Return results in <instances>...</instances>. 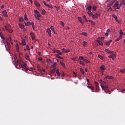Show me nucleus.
<instances>
[{"instance_id":"1","label":"nucleus","mask_w":125,"mask_h":125,"mask_svg":"<svg viewBox=\"0 0 125 125\" xmlns=\"http://www.w3.org/2000/svg\"><path fill=\"white\" fill-rule=\"evenodd\" d=\"M19 66L21 67V70L24 72H27L28 70V68L27 67L28 66V64H27L25 62H22L21 61L19 63Z\"/></svg>"},{"instance_id":"2","label":"nucleus","mask_w":125,"mask_h":125,"mask_svg":"<svg viewBox=\"0 0 125 125\" xmlns=\"http://www.w3.org/2000/svg\"><path fill=\"white\" fill-rule=\"evenodd\" d=\"M101 87L103 88V90L105 92V93H109V91L108 90V86L107 85H105V86H104V85L101 84Z\"/></svg>"},{"instance_id":"3","label":"nucleus","mask_w":125,"mask_h":125,"mask_svg":"<svg viewBox=\"0 0 125 125\" xmlns=\"http://www.w3.org/2000/svg\"><path fill=\"white\" fill-rule=\"evenodd\" d=\"M121 5L119 4V1L115 2V4H114V7L116 8V9H120Z\"/></svg>"},{"instance_id":"4","label":"nucleus","mask_w":125,"mask_h":125,"mask_svg":"<svg viewBox=\"0 0 125 125\" xmlns=\"http://www.w3.org/2000/svg\"><path fill=\"white\" fill-rule=\"evenodd\" d=\"M100 16V14L97 13H95V14H94V15L91 16L92 19H98V18Z\"/></svg>"},{"instance_id":"5","label":"nucleus","mask_w":125,"mask_h":125,"mask_svg":"<svg viewBox=\"0 0 125 125\" xmlns=\"http://www.w3.org/2000/svg\"><path fill=\"white\" fill-rule=\"evenodd\" d=\"M114 77L112 76H106L104 77V80L106 81L107 79H113Z\"/></svg>"},{"instance_id":"6","label":"nucleus","mask_w":125,"mask_h":125,"mask_svg":"<svg viewBox=\"0 0 125 125\" xmlns=\"http://www.w3.org/2000/svg\"><path fill=\"white\" fill-rule=\"evenodd\" d=\"M34 13L36 14V17L40 18L41 17L40 13L38 11V10H36L34 11Z\"/></svg>"},{"instance_id":"7","label":"nucleus","mask_w":125,"mask_h":125,"mask_svg":"<svg viewBox=\"0 0 125 125\" xmlns=\"http://www.w3.org/2000/svg\"><path fill=\"white\" fill-rule=\"evenodd\" d=\"M2 14L3 15V16L4 17H8V16L7 15V11L4 10L3 11V12H2Z\"/></svg>"},{"instance_id":"8","label":"nucleus","mask_w":125,"mask_h":125,"mask_svg":"<svg viewBox=\"0 0 125 125\" xmlns=\"http://www.w3.org/2000/svg\"><path fill=\"white\" fill-rule=\"evenodd\" d=\"M100 69H101V71H104L105 70V65H104V64H102V65H101L100 66Z\"/></svg>"},{"instance_id":"9","label":"nucleus","mask_w":125,"mask_h":125,"mask_svg":"<svg viewBox=\"0 0 125 125\" xmlns=\"http://www.w3.org/2000/svg\"><path fill=\"white\" fill-rule=\"evenodd\" d=\"M112 42V40H110L109 41H107V42H105L104 43L105 44V45L106 46H109L110 45V43Z\"/></svg>"},{"instance_id":"10","label":"nucleus","mask_w":125,"mask_h":125,"mask_svg":"<svg viewBox=\"0 0 125 125\" xmlns=\"http://www.w3.org/2000/svg\"><path fill=\"white\" fill-rule=\"evenodd\" d=\"M122 38H123V36H122V35L119 36V38L115 39V42H117L120 41L122 39Z\"/></svg>"},{"instance_id":"11","label":"nucleus","mask_w":125,"mask_h":125,"mask_svg":"<svg viewBox=\"0 0 125 125\" xmlns=\"http://www.w3.org/2000/svg\"><path fill=\"white\" fill-rule=\"evenodd\" d=\"M92 8V6H88L86 7V10L87 11H88V12H90Z\"/></svg>"},{"instance_id":"12","label":"nucleus","mask_w":125,"mask_h":125,"mask_svg":"<svg viewBox=\"0 0 125 125\" xmlns=\"http://www.w3.org/2000/svg\"><path fill=\"white\" fill-rule=\"evenodd\" d=\"M80 35H83V36H84L85 37H88V34H87L86 32H82V33H81L80 34Z\"/></svg>"},{"instance_id":"13","label":"nucleus","mask_w":125,"mask_h":125,"mask_svg":"<svg viewBox=\"0 0 125 125\" xmlns=\"http://www.w3.org/2000/svg\"><path fill=\"white\" fill-rule=\"evenodd\" d=\"M30 35L31 36V39H32V40H35V34L33 33H31Z\"/></svg>"},{"instance_id":"14","label":"nucleus","mask_w":125,"mask_h":125,"mask_svg":"<svg viewBox=\"0 0 125 125\" xmlns=\"http://www.w3.org/2000/svg\"><path fill=\"white\" fill-rule=\"evenodd\" d=\"M47 34H48V35H49V37H51V30L50 29V28L47 29Z\"/></svg>"},{"instance_id":"15","label":"nucleus","mask_w":125,"mask_h":125,"mask_svg":"<svg viewBox=\"0 0 125 125\" xmlns=\"http://www.w3.org/2000/svg\"><path fill=\"white\" fill-rule=\"evenodd\" d=\"M7 47L8 48L7 49V50H8V51H9L10 49H11V45L10 44V43L8 42H7Z\"/></svg>"},{"instance_id":"16","label":"nucleus","mask_w":125,"mask_h":125,"mask_svg":"<svg viewBox=\"0 0 125 125\" xmlns=\"http://www.w3.org/2000/svg\"><path fill=\"white\" fill-rule=\"evenodd\" d=\"M78 20H79V22L82 24H84V23L83 22V20L82 19L81 17H78Z\"/></svg>"},{"instance_id":"17","label":"nucleus","mask_w":125,"mask_h":125,"mask_svg":"<svg viewBox=\"0 0 125 125\" xmlns=\"http://www.w3.org/2000/svg\"><path fill=\"white\" fill-rule=\"evenodd\" d=\"M87 87H88V88L92 90H94V87L92 86V85H88V86H87Z\"/></svg>"},{"instance_id":"18","label":"nucleus","mask_w":125,"mask_h":125,"mask_svg":"<svg viewBox=\"0 0 125 125\" xmlns=\"http://www.w3.org/2000/svg\"><path fill=\"white\" fill-rule=\"evenodd\" d=\"M62 51H63V52H64V53H68V52H70V50L69 49L66 50L65 49L63 48L62 49Z\"/></svg>"},{"instance_id":"19","label":"nucleus","mask_w":125,"mask_h":125,"mask_svg":"<svg viewBox=\"0 0 125 125\" xmlns=\"http://www.w3.org/2000/svg\"><path fill=\"white\" fill-rule=\"evenodd\" d=\"M112 18L115 19V21H118V17H117V16H116V15H112Z\"/></svg>"},{"instance_id":"20","label":"nucleus","mask_w":125,"mask_h":125,"mask_svg":"<svg viewBox=\"0 0 125 125\" xmlns=\"http://www.w3.org/2000/svg\"><path fill=\"white\" fill-rule=\"evenodd\" d=\"M109 58H116V54H113L111 56H108Z\"/></svg>"},{"instance_id":"21","label":"nucleus","mask_w":125,"mask_h":125,"mask_svg":"<svg viewBox=\"0 0 125 125\" xmlns=\"http://www.w3.org/2000/svg\"><path fill=\"white\" fill-rule=\"evenodd\" d=\"M97 42L99 43V45L103 46V43L101 41L99 40H97Z\"/></svg>"},{"instance_id":"22","label":"nucleus","mask_w":125,"mask_h":125,"mask_svg":"<svg viewBox=\"0 0 125 125\" xmlns=\"http://www.w3.org/2000/svg\"><path fill=\"white\" fill-rule=\"evenodd\" d=\"M0 38H1L2 40H5V38H4V36H3V35L2 34V32L0 33Z\"/></svg>"},{"instance_id":"23","label":"nucleus","mask_w":125,"mask_h":125,"mask_svg":"<svg viewBox=\"0 0 125 125\" xmlns=\"http://www.w3.org/2000/svg\"><path fill=\"white\" fill-rule=\"evenodd\" d=\"M19 63V60H18V62H14V64H15V67L18 68V63Z\"/></svg>"},{"instance_id":"24","label":"nucleus","mask_w":125,"mask_h":125,"mask_svg":"<svg viewBox=\"0 0 125 125\" xmlns=\"http://www.w3.org/2000/svg\"><path fill=\"white\" fill-rule=\"evenodd\" d=\"M32 24V22H30L29 21H27V23L24 22V24L25 26H30Z\"/></svg>"},{"instance_id":"25","label":"nucleus","mask_w":125,"mask_h":125,"mask_svg":"<svg viewBox=\"0 0 125 125\" xmlns=\"http://www.w3.org/2000/svg\"><path fill=\"white\" fill-rule=\"evenodd\" d=\"M56 53L57 54H58L59 55L61 56L62 55V53H61V52L60 51V50H56Z\"/></svg>"},{"instance_id":"26","label":"nucleus","mask_w":125,"mask_h":125,"mask_svg":"<svg viewBox=\"0 0 125 125\" xmlns=\"http://www.w3.org/2000/svg\"><path fill=\"white\" fill-rule=\"evenodd\" d=\"M35 5H36L37 7H40L41 6L40 4L38 2H37V1L35 2Z\"/></svg>"},{"instance_id":"27","label":"nucleus","mask_w":125,"mask_h":125,"mask_svg":"<svg viewBox=\"0 0 125 125\" xmlns=\"http://www.w3.org/2000/svg\"><path fill=\"white\" fill-rule=\"evenodd\" d=\"M87 44H88V43L86 42L85 41L83 42V46L85 47L86 46Z\"/></svg>"},{"instance_id":"28","label":"nucleus","mask_w":125,"mask_h":125,"mask_svg":"<svg viewBox=\"0 0 125 125\" xmlns=\"http://www.w3.org/2000/svg\"><path fill=\"white\" fill-rule=\"evenodd\" d=\"M7 41H8V42H11V44H13V43H12V42H11V37H7Z\"/></svg>"},{"instance_id":"29","label":"nucleus","mask_w":125,"mask_h":125,"mask_svg":"<svg viewBox=\"0 0 125 125\" xmlns=\"http://www.w3.org/2000/svg\"><path fill=\"white\" fill-rule=\"evenodd\" d=\"M45 14H46V11L44 9L42 10V15H45Z\"/></svg>"},{"instance_id":"30","label":"nucleus","mask_w":125,"mask_h":125,"mask_svg":"<svg viewBox=\"0 0 125 125\" xmlns=\"http://www.w3.org/2000/svg\"><path fill=\"white\" fill-rule=\"evenodd\" d=\"M23 19H24V20L26 21H28V19L27 18V15L26 14L23 15Z\"/></svg>"},{"instance_id":"31","label":"nucleus","mask_w":125,"mask_h":125,"mask_svg":"<svg viewBox=\"0 0 125 125\" xmlns=\"http://www.w3.org/2000/svg\"><path fill=\"white\" fill-rule=\"evenodd\" d=\"M82 61H83V62H85L86 63H90V61H88V60H86V59H84Z\"/></svg>"},{"instance_id":"32","label":"nucleus","mask_w":125,"mask_h":125,"mask_svg":"<svg viewBox=\"0 0 125 125\" xmlns=\"http://www.w3.org/2000/svg\"><path fill=\"white\" fill-rule=\"evenodd\" d=\"M60 64L62 65V67H65V64H64V63L62 62H60Z\"/></svg>"},{"instance_id":"33","label":"nucleus","mask_w":125,"mask_h":125,"mask_svg":"<svg viewBox=\"0 0 125 125\" xmlns=\"http://www.w3.org/2000/svg\"><path fill=\"white\" fill-rule=\"evenodd\" d=\"M25 59H26V60H27V61H30L29 56H28V55H27V54L25 55Z\"/></svg>"},{"instance_id":"34","label":"nucleus","mask_w":125,"mask_h":125,"mask_svg":"<svg viewBox=\"0 0 125 125\" xmlns=\"http://www.w3.org/2000/svg\"><path fill=\"white\" fill-rule=\"evenodd\" d=\"M86 59H84V57H83V56H80L79 57V60L80 61H81V60H85Z\"/></svg>"},{"instance_id":"35","label":"nucleus","mask_w":125,"mask_h":125,"mask_svg":"<svg viewBox=\"0 0 125 125\" xmlns=\"http://www.w3.org/2000/svg\"><path fill=\"white\" fill-rule=\"evenodd\" d=\"M19 27H20V28H21V29H24V25H22V24H19Z\"/></svg>"},{"instance_id":"36","label":"nucleus","mask_w":125,"mask_h":125,"mask_svg":"<svg viewBox=\"0 0 125 125\" xmlns=\"http://www.w3.org/2000/svg\"><path fill=\"white\" fill-rule=\"evenodd\" d=\"M57 70L55 68L53 69L52 70H51V73L53 74Z\"/></svg>"},{"instance_id":"37","label":"nucleus","mask_w":125,"mask_h":125,"mask_svg":"<svg viewBox=\"0 0 125 125\" xmlns=\"http://www.w3.org/2000/svg\"><path fill=\"white\" fill-rule=\"evenodd\" d=\"M104 39H105V38H104V37H99V38H98V40H99L102 41H104Z\"/></svg>"},{"instance_id":"38","label":"nucleus","mask_w":125,"mask_h":125,"mask_svg":"<svg viewBox=\"0 0 125 125\" xmlns=\"http://www.w3.org/2000/svg\"><path fill=\"white\" fill-rule=\"evenodd\" d=\"M56 73H57V74L58 75V76H61V73H60V72H59V69H57V70H56Z\"/></svg>"},{"instance_id":"39","label":"nucleus","mask_w":125,"mask_h":125,"mask_svg":"<svg viewBox=\"0 0 125 125\" xmlns=\"http://www.w3.org/2000/svg\"><path fill=\"white\" fill-rule=\"evenodd\" d=\"M88 14L89 16H92L93 15H94V14L91 11H88Z\"/></svg>"},{"instance_id":"40","label":"nucleus","mask_w":125,"mask_h":125,"mask_svg":"<svg viewBox=\"0 0 125 125\" xmlns=\"http://www.w3.org/2000/svg\"><path fill=\"white\" fill-rule=\"evenodd\" d=\"M95 85L97 88H99V83H98L97 82H95Z\"/></svg>"},{"instance_id":"41","label":"nucleus","mask_w":125,"mask_h":125,"mask_svg":"<svg viewBox=\"0 0 125 125\" xmlns=\"http://www.w3.org/2000/svg\"><path fill=\"white\" fill-rule=\"evenodd\" d=\"M80 72L82 73L83 75H84V71L83 70V68H80Z\"/></svg>"},{"instance_id":"42","label":"nucleus","mask_w":125,"mask_h":125,"mask_svg":"<svg viewBox=\"0 0 125 125\" xmlns=\"http://www.w3.org/2000/svg\"><path fill=\"white\" fill-rule=\"evenodd\" d=\"M104 51H105V52H106L107 53H112V51L108 49H105Z\"/></svg>"},{"instance_id":"43","label":"nucleus","mask_w":125,"mask_h":125,"mask_svg":"<svg viewBox=\"0 0 125 125\" xmlns=\"http://www.w3.org/2000/svg\"><path fill=\"white\" fill-rule=\"evenodd\" d=\"M31 25L32 26L33 29H34V30H35V24H34V22H31Z\"/></svg>"},{"instance_id":"44","label":"nucleus","mask_w":125,"mask_h":125,"mask_svg":"<svg viewBox=\"0 0 125 125\" xmlns=\"http://www.w3.org/2000/svg\"><path fill=\"white\" fill-rule=\"evenodd\" d=\"M88 21L90 23H92V25H95V22H94V21H92V20H88Z\"/></svg>"},{"instance_id":"45","label":"nucleus","mask_w":125,"mask_h":125,"mask_svg":"<svg viewBox=\"0 0 125 125\" xmlns=\"http://www.w3.org/2000/svg\"><path fill=\"white\" fill-rule=\"evenodd\" d=\"M50 29H51V31H55V28H54L53 26H51V27H50Z\"/></svg>"},{"instance_id":"46","label":"nucleus","mask_w":125,"mask_h":125,"mask_svg":"<svg viewBox=\"0 0 125 125\" xmlns=\"http://www.w3.org/2000/svg\"><path fill=\"white\" fill-rule=\"evenodd\" d=\"M56 57L59 58V59H63L62 57H61V56H59V55H56Z\"/></svg>"},{"instance_id":"47","label":"nucleus","mask_w":125,"mask_h":125,"mask_svg":"<svg viewBox=\"0 0 125 125\" xmlns=\"http://www.w3.org/2000/svg\"><path fill=\"white\" fill-rule=\"evenodd\" d=\"M19 21H20L21 22L24 21V19H23V17H21V18L19 19Z\"/></svg>"},{"instance_id":"48","label":"nucleus","mask_w":125,"mask_h":125,"mask_svg":"<svg viewBox=\"0 0 125 125\" xmlns=\"http://www.w3.org/2000/svg\"><path fill=\"white\" fill-rule=\"evenodd\" d=\"M92 10H93V11H96V9L97 8V7H96V6H93V7H92Z\"/></svg>"},{"instance_id":"49","label":"nucleus","mask_w":125,"mask_h":125,"mask_svg":"<svg viewBox=\"0 0 125 125\" xmlns=\"http://www.w3.org/2000/svg\"><path fill=\"white\" fill-rule=\"evenodd\" d=\"M101 82V84H105V82L104 81L102 80H99Z\"/></svg>"},{"instance_id":"50","label":"nucleus","mask_w":125,"mask_h":125,"mask_svg":"<svg viewBox=\"0 0 125 125\" xmlns=\"http://www.w3.org/2000/svg\"><path fill=\"white\" fill-rule=\"evenodd\" d=\"M57 65V63L56 62L54 63V64H53L52 65V67L55 68V67H56Z\"/></svg>"},{"instance_id":"51","label":"nucleus","mask_w":125,"mask_h":125,"mask_svg":"<svg viewBox=\"0 0 125 125\" xmlns=\"http://www.w3.org/2000/svg\"><path fill=\"white\" fill-rule=\"evenodd\" d=\"M120 72H121L122 73H125V68H123L122 69H120Z\"/></svg>"},{"instance_id":"52","label":"nucleus","mask_w":125,"mask_h":125,"mask_svg":"<svg viewBox=\"0 0 125 125\" xmlns=\"http://www.w3.org/2000/svg\"><path fill=\"white\" fill-rule=\"evenodd\" d=\"M22 43L23 44V45H26L25 41L24 40H22Z\"/></svg>"},{"instance_id":"53","label":"nucleus","mask_w":125,"mask_h":125,"mask_svg":"<svg viewBox=\"0 0 125 125\" xmlns=\"http://www.w3.org/2000/svg\"><path fill=\"white\" fill-rule=\"evenodd\" d=\"M98 57H99V58L100 59L102 60H103V56H102L100 55H99V56H98Z\"/></svg>"},{"instance_id":"54","label":"nucleus","mask_w":125,"mask_h":125,"mask_svg":"<svg viewBox=\"0 0 125 125\" xmlns=\"http://www.w3.org/2000/svg\"><path fill=\"white\" fill-rule=\"evenodd\" d=\"M4 28H5V29H6V30H7V31L11 30V29H9V28L8 27H7L6 26H4Z\"/></svg>"},{"instance_id":"55","label":"nucleus","mask_w":125,"mask_h":125,"mask_svg":"<svg viewBox=\"0 0 125 125\" xmlns=\"http://www.w3.org/2000/svg\"><path fill=\"white\" fill-rule=\"evenodd\" d=\"M79 63H80L81 65H82V66H84V63L83 62V61H80V62H79Z\"/></svg>"},{"instance_id":"56","label":"nucleus","mask_w":125,"mask_h":125,"mask_svg":"<svg viewBox=\"0 0 125 125\" xmlns=\"http://www.w3.org/2000/svg\"><path fill=\"white\" fill-rule=\"evenodd\" d=\"M123 34L124 33L122 30H119V34L123 35Z\"/></svg>"},{"instance_id":"57","label":"nucleus","mask_w":125,"mask_h":125,"mask_svg":"<svg viewBox=\"0 0 125 125\" xmlns=\"http://www.w3.org/2000/svg\"><path fill=\"white\" fill-rule=\"evenodd\" d=\"M7 31L9 32V33H10V34H11L13 32V30L12 29L9 30H7Z\"/></svg>"},{"instance_id":"58","label":"nucleus","mask_w":125,"mask_h":125,"mask_svg":"<svg viewBox=\"0 0 125 125\" xmlns=\"http://www.w3.org/2000/svg\"><path fill=\"white\" fill-rule=\"evenodd\" d=\"M60 24H61V25H62V27H64V23L62 21H61Z\"/></svg>"},{"instance_id":"59","label":"nucleus","mask_w":125,"mask_h":125,"mask_svg":"<svg viewBox=\"0 0 125 125\" xmlns=\"http://www.w3.org/2000/svg\"><path fill=\"white\" fill-rule=\"evenodd\" d=\"M122 4H123V5H125V0H123V1H122Z\"/></svg>"},{"instance_id":"60","label":"nucleus","mask_w":125,"mask_h":125,"mask_svg":"<svg viewBox=\"0 0 125 125\" xmlns=\"http://www.w3.org/2000/svg\"><path fill=\"white\" fill-rule=\"evenodd\" d=\"M16 49H17V50H19V45H18V44L16 45Z\"/></svg>"},{"instance_id":"61","label":"nucleus","mask_w":125,"mask_h":125,"mask_svg":"<svg viewBox=\"0 0 125 125\" xmlns=\"http://www.w3.org/2000/svg\"><path fill=\"white\" fill-rule=\"evenodd\" d=\"M110 32V30L109 29H107L106 33H109Z\"/></svg>"},{"instance_id":"62","label":"nucleus","mask_w":125,"mask_h":125,"mask_svg":"<svg viewBox=\"0 0 125 125\" xmlns=\"http://www.w3.org/2000/svg\"><path fill=\"white\" fill-rule=\"evenodd\" d=\"M38 60H39V61H42V58L41 57H39L38 58Z\"/></svg>"},{"instance_id":"63","label":"nucleus","mask_w":125,"mask_h":125,"mask_svg":"<svg viewBox=\"0 0 125 125\" xmlns=\"http://www.w3.org/2000/svg\"><path fill=\"white\" fill-rule=\"evenodd\" d=\"M95 88L96 89V91H97V92H99V87H96Z\"/></svg>"},{"instance_id":"64","label":"nucleus","mask_w":125,"mask_h":125,"mask_svg":"<svg viewBox=\"0 0 125 125\" xmlns=\"http://www.w3.org/2000/svg\"><path fill=\"white\" fill-rule=\"evenodd\" d=\"M55 7L56 8V10H57V11H59V7L55 6Z\"/></svg>"}]
</instances>
